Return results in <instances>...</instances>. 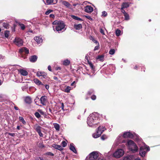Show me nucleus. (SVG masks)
Returning <instances> with one entry per match:
<instances>
[{
	"label": "nucleus",
	"instance_id": "f257e3e1",
	"mask_svg": "<svg viewBox=\"0 0 160 160\" xmlns=\"http://www.w3.org/2000/svg\"><path fill=\"white\" fill-rule=\"evenodd\" d=\"M98 114L96 112L90 114L88 117L87 122L89 126H92L93 125L96 124V120L98 119Z\"/></svg>",
	"mask_w": 160,
	"mask_h": 160
},
{
	"label": "nucleus",
	"instance_id": "f03ea898",
	"mask_svg": "<svg viewBox=\"0 0 160 160\" xmlns=\"http://www.w3.org/2000/svg\"><path fill=\"white\" fill-rule=\"evenodd\" d=\"M52 23L54 25L53 27L56 28V30H62L64 28L65 30L66 29L65 25L63 21L55 20Z\"/></svg>",
	"mask_w": 160,
	"mask_h": 160
},
{
	"label": "nucleus",
	"instance_id": "7ed1b4c3",
	"mask_svg": "<svg viewBox=\"0 0 160 160\" xmlns=\"http://www.w3.org/2000/svg\"><path fill=\"white\" fill-rule=\"evenodd\" d=\"M127 144L129 150L132 152H135L138 151V147L132 140H129L127 142Z\"/></svg>",
	"mask_w": 160,
	"mask_h": 160
},
{
	"label": "nucleus",
	"instance_id": "20e7f679",
	"mask_svg": "<svg viewBox=\"0 0 160 160\" xmlns=\"http://www.w3.org/2000/svg\"><path fill=\"white\" fill-rule=\"evenodd\" d=\"M106 129L105 127L103 126H100L98 127L97 130V134H93V137L94 138H97L99 137Z\"/></svg>",
	"mask_w": 160,
	"mask_h": 160
},
{
	"label": "nucleus",
	"instance_id": "39448f33",
	"mask_svg": "<svg viewBox=\"0 0 160 160\" xmlns=\"http://www.w3.org/2000/svg\"><path fill=\"white\" fill-rule=\"evenodd\" d=\"M149 150L150 148L149 147H147L145 145L141 146L140 148L139 154L141 156L143 157L145 156L147 152Z\"/></svg>",
	"mask_w": 160,
	"mask_h": 160
},
{
	"label": "nucleus",
	"instance_id": "423d86ee",
	"mask_svg": "<svg viewBox=\"0 0 160 160\" xmlns=\"http://www.w3.org/2000/svg\"><path fill=\"white\" fill-rule=\"evenodd\" d=\"M21 29L22 30H24L25 28V25L20 22H17L16 24H14L13 27L12 28V30H15Z\"/></svg>",
	"mask_w": 160,
	"mask_h": 160
},
{
	"label": "nucleus",
	"instance_id": "0eeeda50",
	"mask_svg": "<svg viewBox=\"0 0 160 160\" xmlns=\"http://www.w3.org/2000/svg\"><path fill=\"white\" fill-rule=\"evenodd\" d=\"M124 151L122 149H119L116 151L113 154V156L117 158H119L123 155Z\"/></svg>",
	"mask_w": 160,
	"mask_h": 160
},
{
	"label": "nucleus",
	"instance_id": "6e6552de",
	"mask_svg": "<svg viewBox=\"0 0 160 160\" xmlns=\"http://www.w3.org/2000/svg\"><path fill=\"white\" fill-rule=\"evenodd\" d=\"M13 42L18 47L21 46L23 45V40L19 38H16L14 40Z\"/></svg>",
	"mask_w": 160,
	"mask_h": 160
},
{
	"label": "nucleus",
	"instance_id": "1a4fd4ad",
	"mask_svg": "<svg viewBox=\"0 0 160 160\" xmlns=\"http://www.w3.org/2000/svg\"><path fill=\"white\" fill-rule=\"evenodd\" d=\"M89 156L91 158V159L95 160L98 157V153L97 152H93L89 154Z\"/></svg>",
	"mask_w": 160,
	"mask_h": 160
},
{
	"label": "nucleus",
	"instance_id": "9d476101",
	"mask_svg": "<svg viewBox=\"0 0 160 160\" xmlns=\"http://www.w3.org/2000/svg\"><path fill=\"white\" fill-rule=\"evenodd\" d=\"M45 4L50 5L57 3L58 0H43Z\"/></svg>",
	"mask_w": 160,
	"mask_h": 160
},
{
	"label": "nucleus",
	"instance_id": "9b49d317",
	"mask_svg": "<svg viewBox=\"0 0 160 160\" xmlns=\"http://www.w3.org/2000/svg\"><path fill=\"white\" fill-rule=\"evenodd\" d=\"M123 137L124 138H133V135L130 132H124L123 135Z\"/></svg>",
	"mask_w": 160,
	"mask_h": 160
},
{
	"label": "nucleus",
	"instance_id": "f8f14e48",
	"mask_svg": "<svg viewBox=\"0 0 160 160\" xmlns=\"http://www.w3.org/2000/svg\"><path fill=\"white\" fill-rule=\"evenodd\" d=\"M47 99V97L46 96H42L41 98L40 101L41 103L42 104V105H45L46 104Z\"/></svg>",
	"mask_w": 160,
	"mask_h": 160
},
{
	"label": "nucleus",
	"instance_id": "ddd939ff",
	"mask_svg": "<svg viewBox=\"0 0 160 160\" xmlns=\"http://www.w3.org/2000/svg\"><path fill=\"white\" fill-rule=\"evenodd\" d=\"M84 11L87 13H91L93 11V8L91 6L88 5L85 7Z\"/></svg>",
	"mask_w": 160,
	"mask_h": 160
},
{
	"label": "nucleus",
	"instance_id": "4468645a",
	"mask_svg": "<svg viewBox=\"0 0 160 160\" xmlns=\"http://www.w3.org/2000/svg\"><path fill=\"white\" fill-rule=\"evenodd\" d=\"M37 75L38 77H42L43 78H46L47 77V74L44 72L38 71L37 73Z\"/></svg>",
	"mask_w": 160,
	"mask_h": 160
},
{
	"label": "nucleus",
	"instance_id": "2eb2a0df",
	"mask_svg": "<svg viewBox=\"0 0 160 160\" xmlns=\"http://www.w3.org/2000/svg\"><path fill=\"white\" fill-rule=\"evenodd\" d=\"M19 52L20 53L24 52L28 54L29 53V50L26 47H23L19 49Z\"/></svg>",
	"mask_w": 160,
	"mask_h": 160
},
{
	"label": "nucleus",
	"instance_id": "dca6fc26",
	"mask_svg": "<svg viewBox=\"0 0 160 160\" xmlns=\"http://www.w3.org/2000/svg\"><path fill=\"white\" fill-rule=\"evenodd\" d=\"M18 71L20 74L23 76H26L28 75V72L27 71L23 69H19Z\"/></svg>",
	"mask_w": 160,
	"mask_h": 160
},
{
	"label": "nucleus",
	"instance_id": "f3484780",
	"mask_svg": "<svg viewBox=\"0 0 160 160\" xmlns=\"http://www.w3.org/2000/svg\"><path fill=\"white\" fill-rule=\"evenodd\" d=\"M38 59V57L35 55L31 56L29 58L30 61L32 62H36Z\"/></svg>",
	"mask_w": 160,
	"mask_h": 160
},
{
	"label": "nucleus",
	"instance_id": "a211bd4d",
	"mask_svg": "<svg viewBox=\"0 0 160 160\" xmlns=\"http://www.w3.org/2000/svg\"><path fill=\"white\" fill-rule=\"evenodd\" d=\"M33 128L37 132L41 131V130L42 129V127L40 126L37 124L33 126Z\"/></svg>",
	"mask_w": 160,
	"mask_h": 160
},
{
	"label": "nucleus",
	"instance_id": "6ab92c4d",
	"mask_svg": "<svg viewBox=\"0 0 160 160\" xmlns=\"http://www.w3.org/2000/svg\"><path fill=\"white\" fill-rule=\"evenodd\" d=\"M62 3L67 8L70 9H71L72 8V5L68 2L66 1H63L62 2Z\"/></svg>",
	"mask_w": 160,
	"mask_h": 160
},
{
	"label": "nucleus",
	"instance_id": "aec40b11",
	"mask_svg": "<svg viewBox=\"0 0 160 160\" xmlns=\"http://www.w3.org/2000/svg\"><path fill=\"white\" fill-rule=\"evenodd\" d=\"M52 146L54 148L60 151H61L63 149V148L62 147L59 145L53 144L52 145Z\"/></svg>",
	"mask_w": 160,
	"mask_h": 160
},
{
	"label": "nucleus",
	"instance_id": "412c9836",
	"mask_svg": "<svg viewBox=\"0 0 160 160\" xmlns=\"http://www.w3.org/2000/svg\"><path fill=\"white\" fill-rule=\"evenodd\" d=\"M34 39L38 44L40 43H41L42 42V38L40 37H36L34 38Z\"/></svg>",
	"mask_w": 160,
	"mask_h": 160
},
{
	"label": "nucleus",
	"instance_id": "4be33fe9",
	"mask_svg": "<svg viewBox=\"0 0 160 160\" xmlns=\"http://www.w3.org/2000/svg\"><path fill=\"white\" fill-rule=\"evenodd\" d=\"M24 101L26 103L29 104L32 102V99L30 97L27 96L25 98Z\"/></svg>",
	"mask_w": 160,
	"mask_h": 160
},
{
	"label": "nucleus",
	"instance_id": "5701e85b",
	"mask_svg": "<svg viewBox=\"0 0 160 160\" xmlns=\"http://www.w3.org/2000/svg\"><path fill=\"white\" fill-rule=\"evenodd\" d=\"M133 155H128L123 157V160H133Z\"/></svg>",
	"mask_w": 160,
	"mask_h": 160
},
{
	"label": "nucleus",
	"instance_id": "b1692460",
	"mask_svg": "<svg viewBox=\"0 0 160 160\" xmlns=\"http://www.w3.org/2000/svg\"><path fill=\"white\" fill-rule=\"evenodd\" d=\"M129 6V4L128 2H123L121 5V8L123 9H125L128 8Z\"/></svg>",
	"mask_w": 160,
	"mask_h": 160
},
{
	"label": "nucleus",
	"instance_id": "393cba45",
	"mask_svg": "<svg viewBox=\"0 0 160 160\" xmlns=\"http://www.w3.org/2000/svg\"><path fill=\"white\" fill-rule=\"evenodd\" d=\"M70 149L73 151L74 153H76L77 151L75 148V147L73 146V143H71L70 144Z\"/></svg>",
	"mask_w": 160,
	"mask_h": 160
},
{
	"label": "nucleus",
	"instance_id": "a878e982",
	"mask_svg": "<svg viewBox=\"0 0 160 160\" xmlns=\"http://www.w3.org/2000/svg\"><path fill=\"white\" fill-rule=\"evenodd\" d=\"M34 82L37 85H43L42 82L39 80L37 79H34Z\"/></svg>",
	"mask_w": 160,
	"mask_h": 160
},
{
	"label": "nucleus",
	"instance_id": "bb28decb",
	"mask_svg": "<svg viewBox=\"0 0 160 160\" xmlns=\"http://www.w3.org/2000/svg\"><path fill=\"white\" fill-rule=\"evenodd\" d=\"M4 37L8 38L10 35L9 31H5L4 32Z\"/></svg>",
	"mask_w": 160,
	"mask_h": 160
},
{
	"label": "nucleus",
	"instance_id": "cd10ccee",
	"mask_svg": "<svg viewBox=\"0 0 160 160\" xmlns=\"http://www.w3.org/2000/svg\"><path fill=\"white\" fill-rule=\"evenodd\" d=\"M71 17H72V18L73 19H75L76 20H77L78 21H83L82 19L81 18H80L78 17H77L76 16H75L74 15H72Z\"/></svg>",
	"mask_w": 160,
	"mask_h": 160
},
{
	"label": "nucleus",
	"instance_id": "c85d7f7f",
	"mask_svg": "<svg viewBox=\"0 0 160 160\" xmlns=\"http://www.w3.org/2000/svg\"><path fill=\"white\" fill-rule=\"evenodd\" d=\"M54 127L56 130L57 131H59L60 129V126L57 123H54L53 124Z\"/></svg>",
	"mask_w": 160,
	"mask_h": 160
},
{
	"label": "nucleus",
	"instance_id": "c756f323",
	"mask_svg": "<svg viewBox=\"0 0 160 160\" xmlns=\"http://www.w3.org/2000/svg\"><path fill=\"white\" fill-rule=\"evenodd\" d=\"M70 61L68 59H66L64 61L63 64L65 66H68L69 65L70 63Z\"/></svg>",
	"mask_w": 160,
	"mask_h": 160
},
{
	"label": "nucleus",
	"instance_id": "7c9ffc66",
	"mask_svg": "<svg viewBox=\"0 0 160 160\" xmlns=\"http://www.w3.org/2000/svg\"><path fill=\"white\" fill-rule=\"evenodd\" d=\"M2 26L5 28L8 29L9 28V25L8 23L4 22L2 23Z\"/></svg>",
	"mask_w": 160,
	"mask_h": 160
},
{
	"label": "nucleus",
	"instance_id": "2f4dec72",
	"mask_svg": "<svg viewBox=\"0 0 160 160\" xmlns=\"http://www.w3.org/2000/svg\"><path fill=\"white\" fill-rule=\"evenodd\" d=\"M89 38L90 39L92 40L93 41V42L94 43H97L98 42L97 40H96L95 39V38L91 36H90L89 37Z\"/></svg>",
	"mask_w": 160,
	"mask_h": 160
},
{
	"label": "nucleus",
	"instance_id": "473e14b6",
	"mask_svg": "<svg viewBox=\"0 0 160 160\" xmlns=\"http://www.w3.org/2000/svg\"><path fill=\"white\" fill-rule=\"evenodd\" d=\"M19 120L21 121L23 124H25L26 123V122L24 120V118L22 117H19Z\"/></svg>",
	"mask_w": 160,
	"mask_h": 160
},
{
	"label": "nucleus",
	"instance_id": "72a5a7b5",
	"mask_svg": "<svg viewBox=\"0 0 160 160\" xmlns=\"http://www.w3.org/2000/svg\"><path fill=\"white\" fill-rule=\"evenodd\" d=\"M75 28L76 30H79L82 28V25L81 24H79L75 25Z\"/></svg>",
	"mask_w": 160,
	"mask_h": 160
},
{
	"label": "nucleus",
	"instance_id": "f704fd0d",
	"mask_svg": "<svg viewBox=\"0 0 160 160\" xmlns=\"http://www.w3.org/2000/svg\"><path fill=\"white\" fill-rule=\"evenodd\" d=\"M125 19L126 20H128L129 19V16L128 13L124 14Z\"/></svg>",
	"mask_w": 160,
	"mask_h": 160
},
{
	"label": "nucleus",
	"instance_id": "c9c22d12",
	"mask_svg": "<svg viewBox=\"0 0 160 160\" xmlns=\"http://www.w3.org/2000/svg\"><path fill=\"white\" fill-rule=\"evenodd\" d=\"M104 56L103 55L98 56L97 58V59H99L100 61H103V60Z\"/></svg>",
	"mask_w": 160,
	"mask_h": 160
},
{
	"label": "nucleus",
	"instance_id": "e433bc0d",
	"mask_svg": "<svg viewBox=\"0 0 160 160\" xmlns=\"http://www.w3.org/2000/svg\"><path fill=\"white\" fill-rule=\"evenodd\" d=\"M115 52V50L114 49H111L109 51V53L110 55H113Z\"/></svg>",
	"mask_w": 160,
	"mask_h": 160
},
{
	"label": "nucleus",
	"instance_id": "4c0bfd02",
	"mask_svg": "<svg viewBox=\"0 0 160 160\" xmlns=\"http://www.w3.org/2000/svg\"><path fill=\"white\" fill-rule=\"evenodd\" d=\"M71 88L69 86H68L65 90V92H69L71 90Z\"/></svg>",
	"mask_w": 160,
	"mask_h": 160
},
{
	"label": "nucleus",
	"instance_id": "58836bf2",
	"mask_svg": "<svg viewBox=\"0 0 160 160\" xmlns=\"http://www.w3.org/2000/svg\"><path fill=\"white\" fill-rule=\"evenodd\" d=\"M107 138V136L105 135H103L101 137V139L102 140H104Z\"/></svg>",
	"mask_w": 160,
	"mask_h": 160
},
{
	"label": "nucleus",
	"instance_id": "ea45409f",
	"mask_svg": "<svg viewBox=\"0 0 160 160\" xmlns=\"http://www.w3.org/2000/svg\"><path fill=\"white\" fill-rule=\"evenodd\" d=\"M121 33H122L121 31H116V34L117 36H119Z\"/></svg>",
	"mask_w": 160,
	"mask_h": 160
},
{
	"label": "nucleus",
	"instance_id": "a19ab883",
	"mask_svg": "<svg viewBox=\"0 0 160 160\" xmlns=\"http://www.w3.org/2000/svg\"><path fill=\"white\" fill-rule=\"evenodd\" d=\"M96 43L97 44V45L95 47L94 49V51L98 50L99 48V44L98 42V43Z\"/></svg>",
	"mask_w": 160,
	"mask_h": 160
},
{
	"label": "nucleus",
	"instance_id": "79ce46f5",
	"mask_svg": "<svg viewBox=\"0 0 160 160\" xmlns=\"http://www.w3.org/2000/svg\"><path fill=\"white\" fill-rule=\"evenodd\" d=\"M107 15V12L105 11H103L102 12V17H106Z\"/></svg>",
	"mask_w": 160,
	"mask_h": 160
},
{
	"label": "nucleus",
	"instance_id": "37998d69",
	"mask_svg": "<svg viewBox=\"0 0 160 160\" xmlns=\"http://www.w3.org/2000/svg\"><path fill=\"white\" fill-rule=\"evenodd\" d=\"M38 146L41 148H44L45 147L42 142H40L38 144Z\"/></svg>",
	"mask_w": 160,
	"mask_h": 160
},
{
	"label": "nucleus",
	"instance_id": "c03bdc74",
	"mask_svg": "<svg viewBox=\"0 0 160 160\" xmlns=\"http://www.w3.org/2000/svg\"><path fill=\"white\" fill-rule=\"evenodd\" d=\"M35 115L38 118H39L41 117L40 114L38 112H36L35 113Z\"/></svg>",
	"mask_w": 160,
	"mask_h": 160
},
{
	"label": "nucleus",
	"instance_id": "a18cd8bd",
	"mask_svg": "<svg viewBox=\"0 0 160 160\" xmlns=\"http://www.w3.org/2000/svg\"><path fill=\"white\" fill-rule=\"evenodd\" d=\"M53 11L52 10H51V9H49L48 10L45 12V14L46 15H48L50 13L52 12Z\"/></svg>",
	"mask_w": 160,
	"mask_h": 160
},
{
	"label": "nucleus",
	"instance_id": "49530a36",
	"mask_svg": "<svg viewBox=\"0 0 160 160\" xmlns=\"http://www.w3.org/2000/svg\"><path fill=\"white\" fill-rule=\"evenodd\" d=\"M62 144L63 147H65L67 145V142L65 141H63L62 142Z\"/></svg>",
	"mask_w": 160,
	"mask_h": 160
},
{
	"label": "nucleus",
	"instance_id": "de8ad7c7",
	"mask_svg": "<svg viewBox=\"0 0 160 160\" xmlns=\"http://www.w3.org/2000/svg\"><path fill=\"white\" fill-rule=\"evenodd\" d=\"M45 154L46 155H49V156H54V154L51 152H47V153H45Z\"/></svg>",
	"mask_w": 160,
	"mask_h": 160
},
{
	"label": "nucleus",
	"instance_id": "09e8293b",
	"mask_svg": "<svg viewBox=\"0 0 160 160\" xmlns=\"http://www.w3.org/2000/svg\"><path fill=\"white\" fill-rule=\"evenodd\" d=\"M38 134H39V136L41 137H43V134L41 132V131H38L37 132Z\"/></svg>",
	"mask_w": 160,
	"mask_h": 160
},
{
	"label": "nucleus",
	"instance_id": "8fccbe9b",
	"mask_svg": "<svg viewBox=\"0 0 160 160\" xmlns=\"http://www.w3.org/2000/svg\"><path fill=\"white\" fill-rule=\"evenodd\" d=\"M38 134H39V136L41 137H43V134L41 132V131H38L37 132Z\"/></svg>",
	"mask_w": 160,
	"mask_h": 160
},
{
	"label": "nucleus",
	"instance_id": "3c124183",
	"mask_svg": "<svg viewBox=\"0 0 160 160\" xmlns=\"http://www.w3.org/2000/svg\"><path fill=\"white\" fill-rule=\"evenodd\" d=\"M38 134H39V136L41 137H43V134L41 132V131H38L37 132Z\"/></svg>",
	"mask_w": 160,
	"mask_h": 160
},
{
	"label": "nucleus",
	"instance_id": "603ef678",
	"mask_svg": "<svg viewBox=\"0 0 160 160\" xmlns=\"http://www.w3.org/2000/svg\"><path fill=\"white\" fill-rule=\"evenodd\" d=\"M121 12L122 13L124 14L126 13L127 12H125V10H124V9L121 8Z\"/></svg>",
	"mask_w": 160,
	"mask_h": 160
},
{
	"label": "nucleus",
	"instance_id": "864d4df0",
	"mask_svg": "<svg viewBox=\"0 0 160 160\" xmlns=\"http://www.w3.org/2000/svg\"><path fill=\"white\" fill-rule=\"evenodd\" d=\"M93 92V90H90L89 91H88V95H91Z\"/></svg>",
	"mask_w": 160,
	"mask_h": 160
},
{
	"label": "nucleus",
	"instance_id": "5fc2aeb1",
	"mask_svg": "<svg viewBox=\"0 0 160 160\" xmlns=\"http://www.w3.org/2000/svg\"><path fill=\"white\" fill-rule=\"evenodd\" d=\"M89 64L90 66V67L92 68V69H94L93 65L91 63H89Z\"/></svg>",
	"mask_w": 160,
	"mask_h": 160
},
{
	"label": "nucleus",
	"instance_id": "6e6d98bb",
	"mask_svg": "<svg viewBox=\"0 0 160 160\" xmlns=\"http://www.w3.org/2000/svg\"><path fill=\"white\" fill-rule=\"evenodd\" d=\"M91 98L92 100H95L96 99V96L95 95H92L91 96Z\"/></svg>",
	"mask_w": 160,
	"mask_h": 160
},
{
	"label": "nucleus",
	"instance_id": "4d7b16f0",
	"mask_svg": "<svg viewBox=\"0 0 160 160\" xmlns=\"http://www.w3.org/2000/svg\"><path fill=\"white\" fill-rule=\"evenodd\" d=\"M8 135L12 136V137H14L15 135V134L14 133H8Z\"/></svg>",
	"mask_w": 160,
	"mask_h": 160
},
{
	"label": "nucleus",
	"instance_id": "13d9d810",
	"mask_svg": "<svg viewBox=\"0 0 160 160\" xmlns=\"http://www.w3.org/2000/svg\"><path fill=\"white\" fill-rule=\"evenodd\" d=\"M50 18H53L55 17V16L53 14H50L49 15Z\"/></svg>",
	"mask_w": 160,
	"mask_h": 160
},
{
	"label": "nucleus",
	"instance_id": "bf43d9fd",
	"mask_svg": "<svg viewBox=\"0 0 160 160\" xmlns=\"http://www.w3.org/2000/svg\"><path fill=\"white\" fill-rule=\"evenodd\" d=\"M38 112L42 115L44 114V112L41 110H38Z\"/></svg>",
	"mask_w": 160,
	"mask_h": 160
},
{
	"label": "nucleus",
	"instance_id": "052dcab7",
	"mask_svg": "<svg viewBox=\"0 0 160 160\" xmlns=\"http://www.w3.org/2000/svg\"><path fill=\"white\" fill-rule=\"evenodd\" d=\"M85 17L87 18L89 20H92V18L90 16H85Z\"/></svg>",
	"mask_w": 160,
	"mask_h": 160
},
{
	"label": "nucleus",
	"instance_id": "680f3d73",
	"mask_svg": "<svg viewBox=\"0 0 160 160\" xmlns=\"http://www.w3.org/2000/svg\"><path fill=\"white\" fill-rule=\"evenodd\" d=\"M61 108H62V110H64V103H61Z\"/></svg>",
	"mask_w": 160,
	"mask_h": 160
},
{
	"label": "nucleus",
	"instance_id": "e2e57ef3",
	"mask_svg": "<svg viewBox=\"0 0 160 160\" xmlns=\"http://www.w3.org/2000/svg\"><path fill=\"white\" fill-rule=\"evenodd\" d=\"M86 160H92L91 159V158L89 156L88 157H87V158L86 159Z\"/></svg>",
	"mask_w": 160,
	"mask_h": 160
},
{
	"label": "nucleus",
	"instance_id": "0e129e2a",
	"mask_svg": "<svg viewBox=\"0 0 160 160\" xmlns=\"http://www.w3.org/2000/svg\"><path fill=\"white\" fill-rule=\"evenodd\" d=\"M48 69L49 71H52V69H51V67L50 65H49L48 66Z\"/></svg>",
	"mask_w": 160,
	"mask_h": 160
},
{
	"label": "nucleus",
	"instance_id": "69168bd1",
	"mask_svg": "<svg viewBox=\"0 0 160 160\" xmlns=\"http://www.w3.org/2000/svg\"><path fill=\"white\" fill-rule=\"evenodd\" d=\"M45 88L47 89H48V88H49V85H45Z\"/></svg>",
	"mask_w": 160,
	"mask_h": 160
},
{
	"label": "nucleus",
	"instance_id": "338daca9",
	"mask_svg": "<svg viewBox=\"0 0 160 160\" xmlns=\"http://www.w3.org/2000/svg\"><path fill=\"white\" fill-rule=\"evenodd\" d=\"M56 69L57 70H61V68L59 67H57L56 68Z\"/></svg>",
	"mask_w": 160,
	"mask_h": 160
},
{
	"label": "nucleus",
	"instance_id": "774afa93",
	"mask_svg": "<svg viewBox=\"0 0 160 160\" xmlns=\"http://www.w3.org/2000/svg\"><path fill=\"white\" fill-rule=\"evenodd\" d=\"M97 160H106L105 159H102L101 158H99Z\"/></svg>",
	"mask_w": 160,
	"mask_h": 160
}]
</instances>
